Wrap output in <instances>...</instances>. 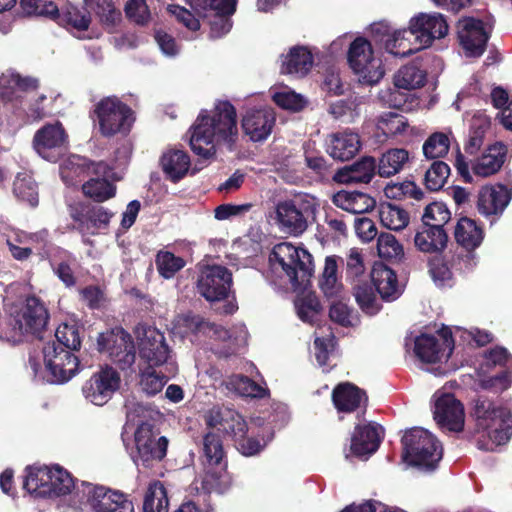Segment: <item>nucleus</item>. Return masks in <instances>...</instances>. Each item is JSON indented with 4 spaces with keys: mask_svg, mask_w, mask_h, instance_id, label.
I'll return each mask as SVG.
<instances>
[{
    "mask_svg": "<svg viewBox=\"0 0 512 512\" xmlns=\"http://www.w3.org/2000/svg\"><path fill=\"white\" fill-rule=\"evenodd\" d=\"M362 98L350 96L347 99H340L330 103L328 113L336 120L343 123H351L360 116V105Z\"/></svg>",
    "mask_w": 512,
    "mask_h": 512,
    "instance_id": "50",
    "label": "nucleus"
},
{
    "mask_svg": "<svg viewBox=\"0 0 512 512\" xmlns=\"http://www.w3.org/2000/svg\"><path fill=\"white\" fill-rule=\"evenodd\" d=\"M478 384L495 392L506 390L512 382V357L504 347L483 352L476 369Z\"/></svg>",
    "mask_w": 512,
    "mask_h": 512,
    "instance_id": "9",
    "label": "nucleus"
},
{
    "mask_svg": "<svg viewBox=\"0 0 512 512\" xmlns=\"http://www.w3.org/2000/svg\"><path fill=\"white\" fill-rule=\"evenodd\" d=\"M105 491L106 488L103 486H96L88 482H81L80 484L74 482V486L64 499L75 512H81L87 508L94 512L97 500H101Z\"/></svg>",
    "mask_w": 512,
    "mask_h": 512,
    "instance_id": "34",
    "label": "nucleus"
},
{
    "mask_svg": "<svg viewBox=\"0 0 512 512\" xmlns=\"http://www.w3.org/2000/svg\"><path fill=\"white\" fill-rule=\"evenodd\" d=\"M274 102L281 108L291 111H299L306 105V99L291 90L289 87H281L273 93Z\"/></svg>",
    "mask_w": 512,
    "mask_h": 512,
    "instance_id": "61",
    "label": "nucleus"
},
{
    "mask_svg": "<svg viewBox=\"0 0 512 512\" xmlns=\"http://www.w3.org/2000/svg\"><path fill=\"white\" fill-rule=\"evenodd\" d=\"M507 148L504 144L496 142L490 145L473 165L474 174L489 177L500 170L505 162Z\"/></svg>",
    "mask_w": 512,
    "mask_h": 512,
    "instance_id": "38",
    "label": "nucleus"
},
{
    "mask_svg": "<svg viewBox=\"0 0 512 512\" xmlns=\"http://www.w3.org/2000/svg\"><path fill=\"white\" fill-rule=\"evenodd\" d=\"M298 317L307 323H314L320 313V302L314 294H305L295 300Z\"/></svg>",
    "mask_w": 512,
    "mask_h": 512,
    "instance_id": "59",
    "label": "nucleus"
},
{
    "mask_svg": "<svg viewBox=\"0 0 512 512\" xmlns=\"http://www.w3.org/2000/svg\"><path fill=\"white\" fill-rule=\"evenodd\" d=\"M373 286L381 298L393 301L400 295V289L395 272L387 266L376 265L371 272Z\"/></svg>",
    "mask_w": 512,
    "mask_h": 512,
    "instance_id": "42",
    "label": "nucleus"
},
{
    "mask_svg": "<svg viewBox=\"0 0 512 512\" xmlns=\"http://www.w3.org/2000/svg\"><path fill=\"white\" fill-rule=\"evenodd\" d=\"M451 213L447 206L441 202H434L426 206L422 215V224L443 228L450 220Z\"/></svg>",
    "mask_w": 512,
    "mask_h": 512,
    "instance_id": "64",
    "label": "nucleus"
},
{
    "mask_svg": "<svg viewBox=\"0 0 512 512\" xmlns=\"http://www.w3.org/2000/svg\"><path fill=\"white\" fill-rule=\"evenodd\" d=\"M454 349L451 331L443 329L441 339L433 335L421 334L414 340V354L423 363H437L448 359Z\"/></svg>",
    "mask_w": 512,
    "mask_h": 512,
    "instance_id": "24",
    "label": "nucleus"
},
{
    "mask_svg": "<svg viewBox=\"0 0 512 512\" xmlns=\"http://www.w3.org/2000/svg\"><path fill=\"white\" fill-rule=\"evenodd\" d=\"M97 344L99 350L106 352L122 370L130 368L134 364L135 346L131 335L123 328L116 327L101 333Z\"/></svg>",
    "mask_w": 512,
    "mask_h": 512,
    "instance_id": "19",
    "label": "nucleus"
},
{
    "mask_svg": "<svg viewBox=\"0 0 512 512\" xmlns=\"http://www.w3.org/2000/svg\"><path fill=\"white\" fill-rule=\"evenodd\" d=\"M188 4L191 10L176 4H169L167 11L175 17L179 24L192 33L191 37H187L192 40L197 38L196 33L201 27V18L208 16L211 11L228 13L235 11L236 0H188Z\"/></svg>",
    "mask_w": 512,
    "mask_h": 512,
    "instance_id": "14",
    "label": "nucleus"
},
{
    "mask_svg": "<svg viewBox=\"0 0 512 512\" xmlns=\"http://www.w3.org/2000/svg\"><path fill=\"white\" fill-rule=\"evenodd\" d=\"M167 491L159 481L151 483L146 491L143 512H168Z\"/></svg>",
    "mask_w": 512,
    "mask_h": 512,
    "instance_id": "55",
    "label": "nucleus"
},
{
    "mask_svg": "<svg viewBox=\"0 0 512 512\" xmlns=\"http://www.w3.org/2000/svg\"><path fill=\"white\" fill-rule=\"evenodd\" d=\"M114 213L103 206H93L84 213H73L76 229L83 235H96L106 230Z\"/></svg>",
    "mask_w": 512,
    "mask_h": 512,
    "instance_id": "31",
    "label": "nucleus"
},
{
    "mask_svg": "<svg viewBox=\"0 0 512 512\" xmlns=\"http://www.w3.org/2000/svg\"><path fill=\"white\" fill-rule=\"evenodd\" d=\"M433 418L442 430H463L465 413L462 403L444 389L437 390L432 397Z\"/></svg>",
    "mask_w": 512,
    "mask_h": 512,
    "instance_id": "20",
    "label": "nucleus"
},
{
    "mask_svg": "<svg viewBox=\"0 0 512 512\" xmlns=\"http://www.w3.org/2000/svg\"><path fill=\"white\" fill-rule=\"evenodd\" d=\"M378 128L386 136H398L408 128L406 118L395 112L383 113L378 119Z\"/></svg>",
    "mask_w": 512,
    "mask_h": 512,
    "instance_id": "60",
    "label": "nucleus"
},
{
    "mask_svg": "<svg viewBox=\"0 0 512 512\" xmlns=\"http://www.w3.org/2000/svg\"><path fill=\"white\" fill-rule=\"evenodd\" d=\"M13 192L15 196L27 202L31 206L38 204V189L37 185L28 173H19L13 184Z\"/></svg>",
    "mask_w": 512,
    "mask_h": 512,
    "instance_id": "56",
    "label": "nucleus"
},
{
    "mask_svg": "<svg viewBox=\"0 0 512 512\" xmlns=\"http://www.w3.org/2000/svg\"><path fill=\"white\" fill-rule=\"evenodd\" d=\"M511 198L512 189L502 184L483 187L478 195V211L484 216L502 214Z\"/></svg>",
    "mask_w": 512,
    "mask_h": 512,
    "instance_id": "30",
    "label": "nucleus"
},
{
    "mask_svg": "<svg viewBox=\"0 0 512 512\" xmlns=\"http://www.w3.org/2000/svg\"><path fill=\"white\" fill-rule=\"evenodd\" d=\"M319 287L328 299L342 297L343 285L338 277L336 256H327L325 258L324 268L319 279Z\"/></svg>",
    "mask_w": 512,
    "mask_h": 512,
    "instance_id": "44",
    "label": "nucleus"
},
{
    "mask_svg": "<svg viewBox=\"0 0 512 512\" xmlns=\"http://www.w3.org/2000/svg\"><path fill=\"white\" fill-rule=\"evenodd\" d=\"M375 290L373 284L361 282L360 280L354 285L355 300L360 309L368 315H375L381 308Z\"/></svg>",
    "mask_w": 512,
    "mask_h": 512,
    "instance_id": "53",
    "label": "nucleus"
},
{
    "mask_svg": "<svg viewBox=\"0 0 512 512\" xmlns=\"http://www.w3.org/2000/svg\"><path fill=\"white\" fill-rule=\"evenodd\" d=\"M100 133L105 137L127 134L134 122L133 111L116 96L101 99L94 107Z\"/></svg>",
    "mask_w": 512,
    "mask_h": 512,
    "instance_id": "13",
    "label": "nucleus"
},
{
    "mask_svg": "<svg viewBox=\"0 0 512 512\" xmlns=\"http://www.w3.org/2000/svg\"><path fill=\"white\" fill-rule=\"evenodd\" d=\"M275 124V114L270 108L251 109L242 119L244 133L253 142H261L268 138Z\"/></svg>",
    "mask_w": 512,
    "mask_h": 512,
    "instance_id": "28",
    "label": "nucleus"
},
{
    "mask_svg": "<svg viewBox=\"0 0 512 512\" xmlns=\"http://www.w3.org/2000/svg\"><path fill=\"white\" fill-rule=\"evenodd\" d=\"M173 331L181 337L191 336L193 343L205 345L219 357L225 358L238 353L247 342L244 325L226 330L221 325L191 313L178 315L173 321Z\"/></svg>",
    "mask_w": 512,
    "mask_h": 512,
    "instance_id": "2",
    "label": "nucleus"
},
{
    "mask_svg": "<svg viewBox=\"0 0 512 512\" xmlns=\"http://www.w3.org/2000/svg\"><path fill=\"white\" fill-rule=\"evenodd\" d=\"M232 285V274L224 266L206 265L197 280L198 292L210 302L225 299Z\"/></svg>",
    "mask_w": 512,
    "mask_h": 512,
    "instance_id": "22",
    "label": "nucleus"
},
{
    "mask_svg": "<svg viewBox=\"0 0 512 512\" xmlns=\"http://www.w3.org/2000/svg\"><path fill=\"white\" fill-rule=\"evenodd\" d=\"M450 133L435 132L423 144V154L427 159L444 157L450 147Z\"/></svg>",
    "mask_w": 512,
    "mask_h": 512,
    "instance_id": "58",
    "label": "nucleus"
},
{
    "mask_svg": "<svg viewBox=\"0 0 512 512\" xmlns=\"http://www.w3.org/2000/svg\"><path fill=\"white\" fill-rule=\"evenodd\" d=\"M120 376L111 367L102 368L85 382L82 388L84 397L94 405L102 406L108 402L119 388Z\"/></svg>",
    "mask_w": 512,
    "mask_h": 512,
    "instance_id": "25",
    "label": "nucleus"
},
{
    "mask_svg": "<svg viewBox=\"0 0 512 512\" xmlns=\"http://www.w3.org/2000/svg\"><path fill=\"white\" fill-rule=\"evenodd\" d=\"M460 44L467 56L479 57L483 54L488 41V32L481 20L467 17L457 23Z\"/></svg>",
    "mask_w": 512,
    "mask_h": 512,
    "instance_id": "26",
    "label": "nucleus"
},
{
    "mask_svg": "<svg viewBox=\"0 0 512 512\" xmlns=\"http://www.w3.org/2000/svg\"><path fill=\"white\" fill-rule=\"evenodd\" d=\"M140 387L148 396H153L162 391L167 381L174 375H170L163 367L139 365Z\"/></svg>",
    "mask_w": 512,
    "mask_h": 512,
    "instance_id": "45",
    "label": "nucleus"
},
{
    "mask_svg": "<svg viewBox=\"0 0 512 512\" xmlns=\"http://www.w3.org/2000/svg\"><path fill=\"white\" fill-rule=\"evenodd\" d=\"M454 236L457 243L468 251L474 250L483 241L482 229L474 220L467 217L458 220Z\"/></svg>",
    "mask_w": 512,
    "mask_h": 512,
    "instance_id": "48",
    "label": "nucleus"
},
{
    "mask_svg": "<svg viewBox=\"0 0 512 512\" xmlns=\"http://www.w3.org/2000/svg\"><path fill=\"white\" fill-rule=\"evenodd\" d=\"M156 266L159 274L169 279L185 266V261L169 251H160L156 256Z\"/></svg>",
    "mask_w": 512,
    "mask_h": 512,
    "instance_id": "63",
    "label": "nucleus"
},
{
    "mask_svg": "<svg viewBox=\"0 0 512 512\" xmlns=\"http://www.w3.org/2000/svg\"><path fill=\"white\" fill-rule=\"evenodd\" d=\"M474 416L477 427V447L484 451H494L506 444L512 436V414L504 407H496L490 400L478 398Z\"/></svg>",
    "mask_w": 512,
    "mask_h": 512,
    "instance_id": "5",
    "label": "nucleus"
},
{
    "mask_svg": "<svg viewBox=\"0 0 512 512\" xmlns=\"http://www.w3.org/2000/svg\"><path fill=\"white\" fill-rule=\"evenodd\" d=\"M359 135L351 131L331 134L327 140V152L336 160L347 161L353 158L360 150Z\"/></svg>",
    "mask_w": 512,
    "mask_h": 512,
    "instance_id": "36",
    "label": "nucleus"
},
{
    "mask_svg": "<svg viewBox=\"0 0 512 512\" xmlns=\"http://www.w3.org/2000/svg\"><path fill=\"white\" fill-rule=\"evenodd\" d=\"M384 430L377 423L358 424L351 438V453L359 458H367L378 449Z\"/></svg>",
    "mask_w": 512,
    "mask_h": 512,
    "instance_id": "27",
    "label": "nucleus"
},
{
    "mask_svg": "<svg viewBox=\"0 0 512 512\" xmlns=\"http://www.w3.org/2000/svg\"><path fill=\"white\" fill-rule=\"evenodd\" d=\"M224 383L228 390L243 397L263 398L268 392L265 386H262L249 377L240 374L229 376Z\"/></svg>",
    "mask_w": 512,
    "mask_h": 512,
    "instance_id": "49",
    "label": "nucleus"
},
{
    "mask_svg": "<svg viewBox=\"0 0 512 512\" xmlns=\"http://www.w3.org/2000/svg\"><path fill=\"white\" fill-rule=\"evenodd\" d=\"M23 488L35 497H66L74 486L71 474L59 465L29 466Z\"/></svg>",
    "mask_w": 512,
    "mask_h": 512,
    "instance_id": "7",
    "label": "nucleus"
},
{
    "mask_svg": "<svg viewBox=\"0 0 512 512\" xmlns=\"http://www.w3.org/2000/svg\"><path fill=\"white\" fill-rule=\"evenodd\" d=\"M115 154V161L112 166L103 161L92 165V176L82 185L85 196L96 202H104L115 196L116 187L113 181L121 178L120 171L128 164L131 151L128 145H122L116 150Z\"/></svg>",
    "mask_w": 512,
    "mask_h": 512,
    "instance_id": "8",
    "label": "nucleus"
},
{
    "mask_svg": "<svg viewBox=\"0 0 512 512\" xmlns=\"http://www.w3.org/2000/svg\"><path fill=\"white\" fill-rule=\"evenodd\" d=\"M32 146L42 159L55 163L68 150V134L61 122L47 123L35 132Z\"/></svg>",
    "mask_w": 512,
    "mask_h": 512,
    "instance_id": "17",
    "label": "nucleus"
},
{
    "mask_svg": "<svg viewBox=\"0 0 512 512\" xmlns=\"http://www.w3.org/2000/svg\"><path fill=\"white\" fill-rule=\"evenodd\" d=\"M319 203L309 194L293 200L279 202L276 206V218L280 228L294 236L301 235L308 227V219L313 217Z\"/></svg>",
    "mask_w": 512,
    "mask_h": 512,
    "instance_id": "12",
    "label": "nucleus"
},
{
    "mask_svg": "<svg viewBox=\"0 0 512 512\" xmlns=\"http://www.w3.org/2000/svg\"><path fill=\"white\" fill-rule=\"evenodd\" d=\"M202 456L207 465L202 481L203 489L208 492H221L227 483L225 474L224 449L221 438L214 432L207 433L203 438Z\"/></svg>",
    "mask_w": 512,
    "mask_h": 512,
    "instance_id": "16",
    "label": "nucleus"
},
{
    "mask_svg": "<svg viewBox=\"0 0 512 512\" xmlns=\"http://www.w3.org/2000/svg\"><path fill=\"white\" fill-rule=\"evenodd\" d=\"M190 164L189 155L179 149H170L161 157L162 170L166 178L173 183L179 182L187 175Z\"/></svg>",
    "mask_w": 512,
    "mask_h": 512,
    "instance_id": "41",
    "label": "nucleus"
},
{
    "mask_svg": "<svg viewBox=\"0 0 512 512\" xmlns=\"http://www.w3.org/2000/svg\"><path fill=\"white\" fill-rule=\"evenodd\" d=\"M280 61L282 74L298 78L306 76L314 63L310 49L301 45L291 47L286 54L281 55Z\"/></svg>",
    "mask_w": 512,
    "mask_h": 512,
    "instance_id": "32",
    "label": "nucleus"
},
{
    "mask_svg": "<svg viewBox=\"0 0 512 512\" xmlns=\"http://www.w3.org/2000/svg\"><path fill=\"white\" fill-rule=\"evenodd\" d=\"M137 454L134 457L136 465L152 467L160 462L167 453L168 439L159 436L150 423H141L135 431Z\"/></svg>",
    "mask_w": 512,
    "mask_h": 512,
    "instance_id": "18",
    "label": "nucleus"
},
{
    "mask_svg": "<svg viewBox=\"0 0 512 512\" xmlns=\"http://www.w3.org/2000/svg\"><path fill=\"white\" fill-rule=\"evenodd\" d=\"M347 59L361 83L374 85L384 76L381 59L374 55L371 43L363 37L351 42Z\"/></svg>",
    "mask_w": 512,
    "mask_h": 512,
    "instance_id": "15",
    "label": "nucleus"
},
{
    "mask_svg": "<svg viewBox=\"0 0 512 512\" xmlns=\"http://www.w3.org/2000/svg\"><path fill=\"white\" fill-rule=\"evenodd\" d=\"M410 153L404 148H391L385 151L378 160L377 172L380 177L389 178L400 173L410 163Z\"/></svg>",
    "mask_w": 512,
    "mask_h": 512,
    "instance_id": "43",
    "label": "nucleus"
},
{
    "mask_svg": "<svg viewBox=\"0 0 512 512\" xmlns=\"http://www.w3.org/2000/svg\"><path fill=\"white\" fill-rule=\"evenodd\" d=\"M377 169L376 160L373 157L365 156L355 163L339 169L333 179L343 184L369 183Z\"/></svg>",
    "mask_w": 512,
    "mask_h": 512,
    "instance_id": "35",
    "label": "nucleus"
},
{
    "mask_svg": "<svg viewBox=\"0 0 512 512\" xmlns=\"http://www.w3.org/2000/svg\"><path fill=\"white\" fill-rule=\"evenodd\" d=\"M38 80L33 77H22L13 71H7L0 76V96L5 101H13L20 97V92L34 90Z\"/></svg>",
    "mask_w": 512,
    "mask_h": 512,
    "instance_id": "39",
    "label": "nucleus"
},
{
    "mask_svg": "<svg viewBox=\"0 0 512 512\" xmlns=\"http://www.w3.org/2000/svg\"><path fill=\"white\" fill-rule=\"evenodd\" d=\"M403 460L421 469H434L443 455V448L436 437L423 428L407 431L403 438Z\"/></svg>",
    "mask_w": 512,
    "mask_h": 512,
    "instance_id": "10",
    "label": "nucleus"
},
{
    "mask_svg": "<svg viewBox=\"0 0 512 512\" xmlns=\"http://www.w3.org/2000/svg\"><path fill=\"white\" fill-rule=\"evenodd\" d=\"M57 22L67 29L83 32L88 29L91 17L86 10H80L76 6L69 4L61 9Z\"/></svg>",
    "mask_w": 512,
    "mask_h": 512,
    "instance_id": "52",
    "label": "nucleus"
},
{
    "mask_svg": "<svg viewBox=\"0 0 512 512\" xmlns=\"http://www.w3.org/2000/svg\"><path fill=\"white\" fill-rule=\"evenodd\" d=\"M48 312L36 297L12 305L0 322V339L12 345L38 336L47 324Z\"/></svg>",
    "mask_w": 512,
    "mask_h": 512,
    "instance_id": "3",
    "label": "nucleus"
},
{
    "mask_svg": "<svg viewBox=\"0 0 512 512\" xmlns=\"http://www.w3.org/2000/svg\"><path fill=\"white\" fill-rule=\"evenodd\" d=\"M410 34L420 47L427 48L435 39H441L448 33L449 26L440 13H419L409 21Z\"/></svg>",
    "mask_w": 512,
    "mask_h": 512,
    "instance_id": "23",
    "label": "nucleus"
},
{
    "mask_svg": "<svg viewBox=\"0 0 512 512\" xmlns=\"http://www.w3.org/2000/svg\"><path fill=\"white\" fill-rule=\"evenodd\" d=\"M377 250L381 258L390 260H401L404 256L403 246L397 241L394 235L382 233L377 240Z\"/></svg>",
    "mask_w": 512,
    "mask_h": 512,
    "instance_id": "62",
    "label": "nucleus"
},
{
    "mask_svg": "<svg viewBox=\"0 0 512 512\" xmlns=\"http://www.w3.org/2000/svg\"><path fill=\"white\" fill-rule=\"evenodd\" d=\"M490 118L484 114H477L473 117L469 139L465 150L467 153L474 154L483 145L484 136L490 127Z\"/></svg>",
    "mask_w": 512,
    "mask_h": 512,
    "instance_id": "57",
    "label": "nucleus"
},
{
    "mask_svg": "<svg viewBox=\"0 0 512 512\" xmlns=\"http://www.w3.org/2000/svg\"><path fill=\"white\" fill-rule=\"evenodd\" d=\"M139 365L160 366L170 375H176L178 367L164 334L155 327L139 325L136 328Z\"/></svg>",
    "mask_w": 512,
    "mask_h": 512,
    "instance_id": "11",
    "label": "nucleus"
},
{
    "mask_svg": "<svg viewBox=\"0 0 512 512\" xmlns=\"http://www.w3.org/2000/svg\"><path fill=\"white\" fill-rule=\"evenodd\" d=\"M381 224L390 230L399 231L409 223L408 213L391 203H381L378 209Z\"/></svg>",
    "mask_w": 512,
    "mask_h": 512,
    "instance_id": "51",
    "label": "nucleus"
},
{
    "mask_svg": "<svg viewBox=\"0 0 512 512\" xmlns=\"http://www.w3.org/2000/svg\"><path fill=\"white\" fill-rule=\"evenodd\" d=\"M29 367L35 379L51 384L66 383L80 371L79 359L55 342L46 343L41 354L30 355Z\"/></svg>",
    "mask_w": 512,
    "mask_h": 512,
    "instance_id": "6",
    "label": "nucleus"
},
{
    "mask_svg": "<svg viewBox=\"0 0 512 512\" xmlns=\"http://www.w3.org/2000/svg\"><path fill=\"white\" fill-rule=\"evenodd\" d=\"M332 202L338 208L352 214H363L371 211L376 201L370 195L360 191L341 190L332 196Z\"/></svg>",
    "mask_w": 512,
    "mask_h": 512,
    "instance_id": "37",
    "label": "nucleus"
},
{
    "mask_svg": "<svg viewBox=\"0 0 512 512\" xmlns=\"http://www.w3.org/2000/svg\"><path fill=\"white\" fill-rule=\"evenodd\" d=\"M238 139L236 110L228 101L216 104L213 111H202L192 127L190 146L205 159L216 154L217 147L232 150Z\"/></svg>",
    "mask_w": 512,
    "mask_h": 512,
    "instance_id": "1",
    "label": "nucleus"
},
{
    "mask_svg": "<svg viewBox=\"0 0 512 512\" xmlns=\"http://www.w3.org/2000/svg\"><path fill=\"white\" fill-rule=\"evenodd\" d=\"M426 71L417 62L401 67L394 76V88L381 90L379 98L390 107H400L404 97L398 89L413 90L422 87L426 82Z\"/></svg>",
    "mask_w": 512,
    "mask_h": 512,
    "instance_id": "21",
    "label": "nucleus"
},
{
    "mask_svg": "<svg viewBox=\"0 0 512 512\" xmlns=\"http://www.w3.org/2000/svg\"><path fill=\"white\" fill-rule=\"evenodd\" d=\"M206 423L230 434L236 440L247 433V424L243 417L229 407H213L206 415Z\"/></svg>",
    "mask_w": 512,
    "mask_h": 512,
    "instance_id": "29",
    "label": "nucleus"
},
{
    "mask_svg": "<svg viewBox=\"0 0 512 512\" xmlns=\"http://www.w3.org/2000/svg\"><path fill=\"white\" fill-rule=\"evenodd\" d=\"M96 163L88 161L84 157L70 156L60 166V176L68 186L79 184L85 176H90L93 172L92 165Z\"/></svg>",
    "mask_w": 512,
    "mask_h": 512,
    "instance_id": "46",
    "label": "nucleus"
},
{
    "mask_svg": "<svg viewBox=\"0 0 512 512\" xmlns=\"http://www.w3.org/2000/svg\"><path fill=\"white\" fill-rule=\"evenodd\" d=\"M94 512H134V506L123 493L106 489L101 500H97Z\"/></svg>",
    "mask_w": 512,
    "mask_h": 512,
    "instance_id": "54",
    "label": "nucleus"
},
{
    "mask_svg": "<svg viewBox=\"0 0 512 512\" xmlns=\"http://www.w3.org/2000/svg\"><path fill=\"white\" fill-rule=\"evenodd\" d=\"M272 273L289 283L294 290L305 288L313 273L312 255L303 247L289 242L275 245L269 255Z\"/></svg>",
    "mask_w": 512,
    "mask_h": 512,
    "instance_id": "4",
    "label": "nucleus"
},
{
    "mask_svg": "<svg viewBox=\"0 0 512 512\" xmlns=\"http://www.w3.org/2000/svg\"><path fill=\"white\" fill-rule=\"evenodd\" d=\"M332 400L337 411L344 413L359 409L363 414L367 405L365 392L349 382L340 383L334 388Z\"/></svg>",
    "mask_w": 512,
    "mask_h": 512,
    "instance_id": "33",
    "label": "nucleus"
},
{
    "mask_svg": "<svg viewBox=\"0 0 512 512\" xmlns=\"http://www.w3.org/2000/svg\"><path fill=\"white\" fill-rule=\"evenodd\" d=\"M410 26L407 29L395 30L387 34L384 40V49L386 52L396 57H407L422 49L420 44L413 46L410 38Z\"/></svg>",
    "mask_w": 512,
    "mask_h": 512,
    "instance_id": "47",
    "label": "nucleus"
},
{
    "mask_svg": "<svg viewBox=\"0 0 512 512\" xmlns=\"http://www.w3.org/2000/svg\"><path fill=\"white\" fill-rule=\"evenodd\" d=\"M448 242L447 233L443 228L435 226H427L422 224L414 237L416 247L424 253L442 252Z\"/></svg>",
    "mask_w": 512,
    "mask_h": 512,
    "instance_id": "40",
    "label": "nucleus"
}]
</instances>
